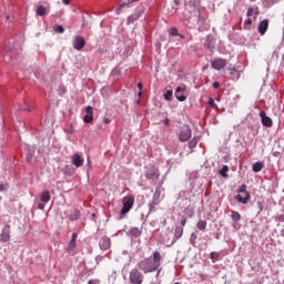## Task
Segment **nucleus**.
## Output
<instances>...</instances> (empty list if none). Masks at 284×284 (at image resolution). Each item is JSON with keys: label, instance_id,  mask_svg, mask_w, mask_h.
I'll list each match as a JSON object with an SVG mask.
<instances>
[{"label": "nucleus", "instance_id": "473e14b6", "mask_svg": "<svg viewBox=\"0 0 284 284\" xmlns=\"http://www.w3.org/2000/svg\"><path fill=\"white\" fill-rule=\"evenodd\" d=\"M250 26H252V18H248L244 22V30H250Z\"/></svg>", "mask_w": 284, "mask_h": 284}, {"label": "nucleus", "instance_id": "e433bc0d", "mask_svg": "<svg viewBox=\"0 0 284 284\" xmlns=\"http://www.w3.org/2000/svg\"><path fill=\"white\" fill-rule=\"evenodd\" d=\"M138 88H139V90H140L139 97H141V95L143 94V92L141 91V90H143V83L139 82V83H138Z\"/></svg>", "mask_w": 284, "mask_h": 284}, {"label": "nucleus", "instance_id": "2eb2a0df", "mask_svg": "<svg viewBox=\"0 0 284 284\" xmlns=\"http://www.w3.org/2000/svg\"><path fill=\"white\" fill-rule=\"evenodd\" d=\"M83 163H84V160H83V158H81V155L79 153L73 154L72 164L75 168H82Z\"/></svg>", "mask_w": 284, "mask_h": 284}, {"label": "nucleus", "instance_id": "a211bd4d", "mask_svg": "<svg viewBox=\"0 0 284 284\" xmlns=\"http://www.w3.org/2000/svg\"><path fill=\"white\" fill-rule=\"evenodd\" d=\"M246 17H254V19H256V17H258V8L250 7L247 9Z\"/></svg>", "mask_w": 284, "mask_h": 284}, {"label": "nucleus", "instance_id": "ddd939ff", "mask_svg": "<svg viewBox=\"0 0 284 284\" xmlns=\"http://www.w3.org/2000/svg\"><path fill=\"white\" fill-rule=\"evenodd\" d=\"M184 92H185L184 87H178L175 89V98L178 99V101H185L187 99V97H185Z\"/></svg>", "mask_w": 284, "mask_h": 284}, {"label": "nucleus", "instance_id": "a19ab883", "mask_svg": "<svg viewBox=\"0 0 284 284\" xmlns=\"http://www.w3.org/2000/svg\"><path fill=\"white\" fill-rule=\"evenodd\" d=\"M38 207H39L40 210H45V204L39 203V204H38Z\"/></svg>", "mask_w": 284, "mask_h": 284}, {"label": "nucleus", "instance_id": "09e8293b", "mask_svg": "<svg viewBox=\"0 0 284 284\" xmlns=\"http://www.w3.org/2000/svg\"><path fill=\"white\" fill-rule=\"evenodd\" d=\"M261 212H263V205L258 203Z\"/></svg>", "mask_w": 284, "mask_h": 284}, {"label": "nucleus", "instance_id": "a18cd8bd", "mask_svg": "<svg viewBox=\"0 0 284 284\" xmlns=\"http://www.w3.org/2000/svg\"><path fill=\"white\" fill-rule=\"evenodd\" d=\"M62 3H64V6H70V0H62Z\"/></svg>", "mask_w": 284, "mask_h": 284}, {"label": "nucleus", "instance_id": "c756f323", "mask_svg": "<svg viewBox=\"0 0 284 284\" xmlns=\"http://www.w3.org/2000/svg\"><path fill=\"white\" fill-rule=\"evenodd\" d=\"M172 94H173L172 90L166 91L164 93L165 101H172Z\"/></svg>", "mask_w": 284, "mask_h": 284}, {"label": "nucleus", "instance_id": "f704fd0d", "mask_svg": "<svg viewBox=\"0 0 284 284\" xmlns=\"http://www.w3.org/2000/svg\"><path fill=\"white\" fill-rule=\"evenodd\" d=\"M26 161H27L28 163H32V151H29V152H28V154H27V156H26Z\"/></svg>", "mask_w": 284, "mask_h": 284}, {"label": "nucleus", "instance_id": "6ab92c4d", "mask_svg": "<svg viewBox=\"0 0 284 284\" xmlns=\"http://www.w3.org/2000/svg\"><path fill=\"white\" fill-rule=\"evenodd\" d=\"M50 191H43L40 195V201H42V203H50Z\"/></svg>", "mask_w": 284, "mask_h": 284}, {"label": "nucleus", "instance_id": "c03bdc74", "mask_svg": "<svg viewBox=\"0 0 284 284\" xmlns=\"http://www.w3.org/2000/svg\"><path fill=\"white\" fill-rule=\"evenodd\" d=\"M163 123L164 125H170V119H164Z\"/></svg>", "mask_w": 284, "mask_h": 284}, {"label": "nucleus", "instance_id": "de8ad7c7", "mask_svg": "<svg viewBox=\"0 0 284 284\" xmlns=\"http://www.w3.org/2000/svg\"><path fill=\"white\" fill-rule=\"evenodd\" d=\"M104 123H110V120L108 118H104Z\"/></svg>", "mask_w": 284, "mask_h": 284}, {"label": "nucleus", "instance_id": "ea45409f", "mask_svg": "<svg viewBox=\"0 0 284 284\" xmlns=\"http://www.w3.org/2000/svg\"><path fill=\"white\" fill-rule=\"evenodd\" d=\"M213 88H214V90H219V88H221V83L220 82H214Z\"/></svg>", "mask_w": 284, "mask_h": 284}, {"label": "nucleus", "instance_id": "423d86ee", "mask_svg": "<svg viewBox=\"0 0 284 284\" xmlns=\"http://www.w3.org/2000/svg\"><path fill=\"white\" fill-rule=\"evenodd\" d=\"M225 65H227V60L223 58H216L213 61H211V68H213V70H223Z\"/></svg>", "mask_w": 284, "mask_h": 284}, {"label": "nucleus", "instance_id": "37998d69", "mask_svg": "<svg viewBox=\"0 0 284 284\" xmlns=\"http://www.w3.org/2000/svg\"><path fill=\"white\" fill-rule=\"evenodd\" d=\"M77 239H78V234H77V233H73V234H72V239H71V241L77 242Z\"/></svg>", "mask_w": 284, "mask_h": 284}, {"label": "nucleus", "instance_id": "7ed1b4c3", "mask_svg": "<svg viewBox=\"0 0 284 284\" xmlns=\"http://www.w3.org/2000/svg\"><path fill=\"white\" fill-rule=\"evenodd\" d=\"M178 138L181 143L190 141V139H192V129L190 128V125L184 124L183 126H181L178 133Z\"/></svg>", "mask_w": 284, "mask_h": 284}, {"label": "nucleus", "instance_id": "f03ea898", "mask_svg": "<svg viewBox=\"0 0 284 284\" xmlns=\"http://www.w3.org/2000/svg\"><path fill=\"white\" fill-rule=\"evenodd\" d=\"M251 195L250 192H247V185L242 184L240 186V191L239 194L235 196V201H237V203H242L243 205H247V202L250 201Z\"/></svg>", "mask_w": 284, "mask_h": 284}, {"label": "nucleus", "instance_id": "8fccbe9b", "mask_svg": "<svg viewBox=\"0 0 284 284\" xmlns=\"http://www.w3.org/2000/svg\"><path fill=\"white\" fill-rule=\"evenodd\" d=\"M134 1H139V0H129V3H134Z\"/></svg>", "mask_w": 284, "mask_h": 284}, {"label": "nucleus", "instance_id": "f3484780", "mask_svg": "<svg viewBox=\"0 0 284 284\" xmlns=\"http://www.w3.org/2000/svg\"><path fill=\"white\" fill-rule=\"evenodd\" d=\"M36 14H38V17H45V14H48V8L43 7V6H38L36 9Z\"/></svg>", "mask_w": 284, "mask_h": 284}, {"label": "nucleus", "instance_id": "c85d7f7f", "mask_svg": "<svg viewBox=\"0 0 284 284\" xmlns=\"http://www.w3.org/2000/svg\"><path fill=\"white\" fill-rule=\"evenodd\" d=\"M79 216H81V213L79 211H74L71 215H70V220L71 221H77L79 219Z\"/></svg>", "mask_w": 284, "mask_h": 284}, {"label": "nucleus", "instance_id": "f257e3e1", "mask_svg": "<svg viewBox=\"0 0 284 284\" xmlns=\"http://www.w3.org/2000/svg\"><path fill=\"white\" fill-rule=\"evenodd\" d=\"M138 267L143 274L156 272L161 267V253L158 251L153 252V260L146 257L138 263Z\"/></svg>", "mask_w": 284, "mask_h": 284}, {"label": "nucleus", "instance_id": "4468645a", "mask_svg": "<svg viewBox=\"0 0 284 284\" xmlns=\"http://www.w3.org/2000/svg\"><path fill=\"white\" fill-rule=\"evenodd\" d=\"M99 245L101 250L105 251V250H110L112 242L110 241V237L104 236L100 240Z\"/></svg>", "mask_w": 284, "mask_h": 284}, {"label": "nucleus", "instance_id": "1a4fd4ad", "mask_svg": "<svg viewBox=\"0 0 284 284\" xmlns=\"http://www.w3.org/2000/svg\"><path fill=\"white\" fill-rule=\"evenodd\" d=\"M0 243H10V225L2 229L0 234Z\"/></svg>", "mask_w": 284, "mask_h": 284}, {"label": "nucleus", "instance_id": "9b49d317", "mask_svg": "<svg viewBox=\"0 0 284 284\" xmlns=\"http://www.w3.org/2000/svg\"><path fill=\"white\" fill-rule=\"evenodd\" d=\"M83 121L84 123H92L94 121V111L92 106H87Z\"/></svg>", "mask_w": 284, "mask_h": 284}, {"label": "nucleus", "instance_id": "0eeeda50", "mask_svg": "<svg viewBox=\"0 0 284 284\" xmlns=\"http://www.w3.org/2000/svg\"><path fill=\"white\" fill-rule=\"evenodd\" d=\"M204 47L206 50H209V52H214V48H216V39L212 36H207Z\"/></svg>", "mask_w": 284, "mask_h": 284}, {"label": "nucleus", "instance_id": "49530a36", "mask_svg": "<svg viewBox=\"0 0 284 284\" xmlns=\"http://www.w3.org/2000/svg\"><path fill=\"white\" fill-rule=\"evenodd\" d=\"M129 19L134 21V19H139V16H131Z\"/></svg>", "mask_w": 284, "mask_h": 284}, {"label": "nucleus", "instance_id": "79ce46f5", "mask_svg": "<svg viewBox=\"0 0 284 284\" xmlns=\"http://www.w3.org/2000/svg\"><path fill=\"white\" fill-rule=\"evenodd\" d=\"M88 284H99V281H97V280H89Z\"/></svg>", "mask_w": 284, "mask_h": 284}, {"label": "nucleus", "instance_id": "6e6552de", "mask_svg": "<svg viewBox=\"0 0 284 284\" xmlns=\"http://www.w3.org/2000/svg\"><path fill=\"white\" fill-rule=\"evenodd\" d=\"M73 48L74 50H83V48H85V39L81 36H77L73 39Z\"/></svg>", "mask_w": 284, "mask_h": 284}, {"label": "nucleus", "instance_id": "f8f14e48", "mask_svg": "<svg viewBox=\"0 0 284 284\" xmlns=\"http://www.w3.org/2000/svg\"><path fill=\"white\" fill-rule=\"evenodd\" d=\"M267 28H270V20L264 19L260 22L257 31L263 37L267 32Z\"/></svg>", "mask_w": 284, "mask_h": 284}, {"label": "nucleus", "instance_id": "c9c22d12", "mask_svg": "<svg viewBox=\"0 0 284 284\" xmlns=\"http://www.w3.org/2000/svg\"><path fill=\"white\" fill-rule=\"evenodd\" d=\"M219 256H221V254L219 252H212L211 253L212 261H216V258H219Z\"/></svg>", "mask_w": 284, "mask_h": 284}, {"label": "nucleus", "instance_id": "393cba45", "mask_svg": "<svg viewBox=\"0 0 284 284\" xmlns=\"http://www.w3.org/2000/svg\"><path fill=\"white\" fill-rule=\"evenodd\" d=\"M227 172H230V168H229L227 165H224V166L220 170V174H221V176H223L224 179H226Z\"/></svg>", "mask_w": 284, "mask_h": 284}, {"label": "nucleus", "instance_id": "58836bf2", "mask_svg": "<svg viewBox=\"0 0 284 284\" xmlns=\"http://www.w3.org/2000/svg\"><path fill=\"white\" fill-rule=\"evenodd\" d=\"M186 223H187V219L186 217H182V220H181L182 227H185Z\"/></svg>", "mask_w": 284, "mask_h": 284}, {"label": "nucleus", "instance_id": "72a5a7b5", "mask_svg": "<svg viewBox=\"0 0 284 284\" xmlns=\"http://www.w3.org/2000/svg\"><path fill=\"white\" fill-rule=\"evenodd\" d=\"M170 34H171L172 37H179V30H178L176 28L172 27V28L170 29Z\"/></svg>", "mask_w": 284, "mask_h": 284}, {"label": "nucleus", "instance_id": "b1692460", "mask_svg": "<svg viewBox=\"0 0 284 284\" xmlns=\"http://www.w3.org/2000/svg\"><path fill=\"white\" fill-rule=\"evenodd\" d=\"M196 227H197V230L203 231V230H205V227H207V222L201 220V221L197 222Z\"/></svg>", "mask_w": 284, "mask_h": 284}, {"label": "nucleus", "instance_id": "dca6fc26", "mask_svg": "<svg viewBox=\"0 0 284 284\" xmlns=\"http://www.w3.org/2000/svg\"><path fill=\"white\" fill-rule=\"evenodd\" d=\"M160 174H159V170L153 169V170H149L146 172V179H151L152 181H156V179H159Z\"/></svg>", "mask_w": 284, "mask_h": 284}, {"label": "nucleus", "instance_id": "3c124183", "mask_svg": "<svg viewBox=\"0 0 284 284\" xmlns=\"http://www.w3.org/2000/svg\"><path fill=\"white\" fill-rule=\"evenodd\" d=\"M174 284H180L179 282H175Z\"/></svg>", "mask_w": 284, "mask_h": 284}, {"label": "nucleus", "instance_id": "20e7f679", "mask_svg": "<svg viewBox=\"0 0 284 284\" xmlns=\"http://www.w3.org/2000/svg\"><path fill=\"white\" fill-rule=\"evenodd\" d=\"M143 273H141L140 268H132L129 273V281L131 284H143Z\"/></svg>", "mask_w": 284, "mask_h": 284}, {"label": "nucleus", "instance_id": "bb28decb", "mask_svg": "<svg viewBox=\"0 0 284 284\" xmlns=\"http://www.w3.org/2000/svg\"><path fill=\"white\" fill-rule=\"evenodd\" d=\"M181 236H183V227L178 226L175 229V237L181 239Z\"/></svg>", "mask_w": 284, "mask_h": 284}, {"label": "nucleus", "instance_id": "a878e982", "mask_svg": "<svg viewBox=\"0 0 284 284\" xmlns=\"http://www.w3.org/2000/svg\"><path fill=\"white\" fill-rule=\"evenodd\" d=\"M77 247V242H74V240H71L68 244V252H72V250H74Z\"/></svg>", "mask_w": 284, "mask_h": 284}, {"label": "nucleus", "instance_id": "4c0bfd02", "mask_svg": "<svg viewBox=\"0 0 284 284\" xmlns=\"http://www.w3.org/2000/svg\"><path fill=\"white\" fill-rule=\"evenodd\" d=\"M6 191H8V185L0 184V192H6Z\"/></svg>", "mask_w": 284, "mask_h": 284}, {"label": "nucleus", "instance_id": "aec40b11", "mask_svg": "<svg viewBox=\"0 0 284 284\" xmlns=\"http://www.w3.org/2000/svg\"><path fill=\"white\" fill-rule=\"evenodd\" d=\"M231 219L234 223H239V221H241V213L231 211Z\"/></svg>", "mask_w": 284, "mask_h": 284}, {"label": "nucleus", "instance_id": "39448f33", "mask_svg": "<svg viewBox=\"0 0 284 284\" xmlns=\"http://www.w3.org/2000/svg\"><path fill=\"white\" fill-rule=\"evenodd\" d=\"M122 203H123V206L121 209V214L125 215L128 214V212L132 210V206L134 205V196L130 195V196L123 197Z\"/></svg>", "mask_w": 284, "mask_h": 284}, {"label": "nucleus", "instance_id": "5701e85b", "mask_svg": "<svg viewBox=\"0 0 284 284\" xmlns=\"http://www.w3.org/2000/svg\"><path fill=\"white\" fill-rule=\"evenodd\" d=\"M53 30H54V32H57L58 34H63V32H65V29H64L63 26H61V24H55V26L53 27Z\"/></svg>", "mask_w": 284, "mask_h": 284}, {"label": "nucleus", "instance_id": "4be33fe9", "mask_svg": "<svg viewBox=\"0 0 284 284\" xmlns=\"http://www.w3.org/2000/svg\"><path fill=\"white\" fill-rule=\"evenodd\" d=\"M129 234H131V236H134L136 239L141 236V230H139V227H133L129 231Z\"/></svg>", "mask_w": 284, "mask_h": 284}, {"label": "nucleus", "instance_id": "cd10ccee", "mask_svg": "<svg viewBox=\"0 0 284 284\" xmlns=\"http://www.w3.org/2000/svg\"><path fill=\"white\" fill-rule=\"evenodd\" d=\"M199 143V140L192 139L189 141V148L190 150H193V148H196V144Z\"/></svg>", "mask_w": 284, "mask_h": 284}, {"label": "nucleus", "instance_id": "7c9ffc66", "mask_svg": "<svg viewBox=\"0 0 284 284\" xmlns=\"http://www.w3.org/2000/svg\"><path fill=\"white\" fill-rule=\"evenodd\" d=\"M209 105H210L213 110H219V105H216V103L214 102V99H212V98L209 99Z\"/></svg>", "mask_w": 284, "mask_h": 284}, {"label": "nucleus", "instance_id": "412c9836", "mask_svg": "<svg viewBox=\"0 0 284 284\" xmlns=\"http://www.w3.org/2000/svg\"><path fill=\"white\" fill-rule=\"evenodd\" d=\"M264 164L263 162H255L252 166L253 172H261L263 170Z\"/></svg>", "mask_w": 284, "mask_h": 284}, {"label": "nucleus", "instance_id": "9d476101", "mask_svg": "<svg viewBox=\"0 0 284 284\" xmlns=\"http://www.w3.org/2000/svg\"><path fill=\"white\" fill-rule=\"evenodd\" d=\"M260 116L262 119V125H264L265 128H272V125H274V122L270 116H267L265 111H261Z\"/></svg>", "mask_w": 284, "mask_h": 284}, {"label": "nucleus", "instance_id": "2f4dec72", "mask_svg": "<svg viewBox=\"0 0 284 284\" xmlns=\"http://www.w3.org/2000/svg\"><path fill=\"white\" fill-rule=\"evenodd\" d=\"M58 92H59L60 97H63V94H65V85L60 84L58 88Z\"/></svg>", "mask_w": 284, "mask_h": 284}]
</instances>
